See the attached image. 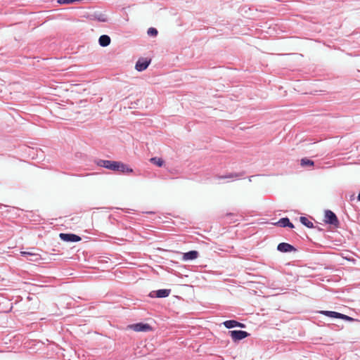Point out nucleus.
<instances>
[{
	"instance_id": "nucleus-9",
	"label": "nucleus",
	"mask_w": 360,
	"mask_h": 360,
	"mask_svg": "<svg viewBox=\"0 0 360 360\" xmlns=\"http://www.w3.org/2000/svg\"><path fill=\"white\" fill-rule=\"evenodd\" d=\"M223 324L228 329H231L235 327H238L241 328H245V325L244 323L238 322L236 320H227L225 321L223 323Z\"/></svg>"
},
{
	"instance_id": "nucleus-10",
	"label": "nucleus",
	"mask_w": 360,
	"mask_h": 360,
	"mask_svg": "<svg viewBox=\"0 0 360 360\" xmlns=\"http://www.w3.org/2000/svg\"><path fill=\"white\" fill-rule=\"evenodd\" d=\"M199 252L196 250H190L184 253L182 259L184 261L193 260L198 257Z\"/></svg>"
},
{
	"instance_id": "nucleus-11",
	"label": "nucleus",
	"mask_w": 360,
	"mask_h": 360,
	"mask_svg": "<svg viewBox=\"0 0 360 360\" xmlns=\"http://www.w3.org/2000/svg\"><path fill=\"white\" fill-rule=\"evenodd\" d=\"M277 226L280 227H289L290 229L294 228V225L290 222V219L288 217H283L280 219L276 224Z\"/></svg>"
},
{
	"instance_id": "nucleus-2",
	"label": "nucleus",
	"mask_w": 360,
	"mask_h": 360,
	"mask_svg": "<svg viewBox=\"0 0 360 360\" xmlns=\"http://www.w3.org/2000/svg\"><path fill=\"white\" fill-rule=\"evenodd\" d=\"M325 222L336 227L338 226L340 224L336 214L329 210L325 211Z\"/></svg>"
},
{
	"instance_id": "nucleus-4",
	"label": "nucleus",
	"mask_w": 360,
	"mask_h": 360,
	"mask_svg": "<svg viewBox=\"0 0 360 360\" xmlns=\"http://www.w3.org/2000/svg\"><path fill=\"white\" fill-rule=\"evenodd\" d=\"M59 237L65 242H79L82 239L80 236L74 233H60Z\"/></svg>"
},
{
	"instance_id": "nucleus-18",
	"label": "nucleus",
	"mask_w": 360,
	"mask_h": 360,
	"mask_svg": "<svg viewBox=\"0 0 360 360\" xmlns=\"http://www.w3.org/2000/svg\"><path fill=\"white\" fill-rule=\"evenodd\" d=\"M314 164V162L311 160H309L307 158H302L301 160V165L304 167V166H313Z\"/></svg>"
},
{
	"instance_id": "nucleus-13",
	"label": "nucleus",
	"mask_w": 360,
	"mask_h": 360,
	"mask_svg": "<svg viewBox=\"0 0 360 360\" xmlns=\"http://www.w3.org/2000/svg\"><path fill=\"white\" fill-rule=\"evenodd\" d=\"M111 42L110 37L107 34L101 35L98 39V44L102 47H106L110 45Z\"/></svg>"
},
{
	"instance_id": "nucleus-12",
	"label": "nucleus",
	"mask_w": 360,
	"mask_h": 360,
	"mask_svg": "<svg viewBox=\"0 0 360 360\" xmlns=\"http://www.w3.org/2000/svg\"><path fill=\"white\" fill-rule=\"evenodd\" d=\"M245 174L244 172H234V173H229L226 175L223 176H217V178L218 179H237L243 176Z\"/></svg>"
},
{
	"instance_id": "nucleus-14",
	"label": "nucleus",
	"mask_w": 360,
	"mask_h": 360,
	"mask_svg": "<svg viewBox=\"0 0 360 360\" xmlns=\"http://www.w3.org/2000/svg\"><path fill=\"white\" fill-rule=\"evenodd\" d=\"M92 19L103 22H105L108 21V17L105 14L97 12L94 13L92 15Z\"/></svg>"
},
{
	"instance_id": "nucleus-23",
	"label": "nucleus",
	"mask_w": 360,
	"mask_h": 360,
	"mask_svg": "<svg viewBox=\"0 0 360 360\" xmlns=\"http://www.w3.org/2000/svg\"><path fill=\"white\" fill-rule=\"evenodd\" d=\"M253 177V176H251L249 177V181H252V178Z\"/></svg>"
},
{
	"instance_id": "nucleus-5",
	"label": "nucleus",
	"mask_w": 360,
	"mask_h": 360,
	"mask_svg": "<svg viewBox=\"0 0 360 360\" xmlns=\"http://www.w3.org/2000/svg\"><path fill=\"white\" fill-rule=\"evenodd\" d=\"M277 250L281 252L287 253L291 252H296L297 250L292 245L283 242L277 245Z\"/></svg>"
},
{
	"instance_id": "nucleus-15",
	"label": "nucleus",
	"mask_w": 360,
	"mask_h": 360,
	"mask_svg": "<svg viewBox=\"0 0 360 360\" xmlns=\"http://www.w3.org/2000/svg\"><path fill=\"white\" fill-rule=\"evenodd\" d=\"M321 314L330 317V318H335V319H340V313L333 311H321Z\"/></svg>"
},
{
	"instance_id": "nucleus-26",
	"label": "nucleus",
	"mask_w": 360,
	"mask_h": 360,
	"mask_svg": "<svg viewBox=\"0 0 360 360\" xmlns=\"http://www.w3.org/2000/svg\"><path fill=\"white\" fill-rule=\"evenodd\" d=\"M37 259H30V261H35Z\"/></svg>"
},
{
	"instance_id": "nucleus-21",
	"label": "nucleus",
	"mask_w": 360,
	"mask_h": 360,
	"mask_svg": "<svg viewBox=\"0 0 360 360\" xmlns=\"http://www.w3.org/2000/svg\"><path fill=\"white\" fill-rule=\"evenodd\" d=\"M22 256H25V255H30V256H34V257L37 256L34 254H32V253L27 252H22Z\"/></svg>"
},
{
	"instance_id": "nucleus-24",
	"label": "nucleus",
	"mask_w": 360,
	"mask_h": 360,
	"mask_svg": "<svg viewBox=\"0 0 360 360\" xmlns=\"http://www.w3.org/2000/svg\"><path fill=\"white\" fill-rule=\"evenodd\" d=\"M233 214L232 213H228L226 216H233Z\"/></svg>"
},
{
	"instance_id": "nucleus-17",
	"label": "nucleus",
	"mask_w": 360,
	"mask_h": 360,
	"mask_svg": "<svg viewBox=\"0 0 360 360\" xmlns=\"http://www.w3.org/2000/svg\"><path fill=\"white\" fill-rule=\"evenodd\" d=\"M150 162L156 165L158 167H162L164 164V161L162 158L154 157L150 158Z\"/></svg>"
},
{
	"instance_id": "nucleus-3",
	"label": "nucleus",
	"mask_w": 360,
	"mask_h": 360,
	"mask_svg": "<svg viewBox=\"0 0 360 360\" xmlns=\"http://www.w3.org/2000/svg\"><path fill=\"white\" fill-rule=\"evenodd\" d=\"M228 333L234 342H237L250 335V333L245 330H229Z\"/></svg>"
},
{
	"instance_id": "nucleus-19",
	"label": "nucleus",
	"mask_w": 360,
	"mask_h": 360,
	"mask_svg": "<svg viewBox=\"0 0 360 360\" xmlns=\"http://www.w3.org/2000/svg\"><path fill=\"white\" fill-rule=\"evenodd\" d=\"M147 34L150 37H156L158 34V32L156 28L150 27L147 31Z\"/></svg>"
},
{
	"instance_id": "nucleus-8",
	"label": "nucleus",
	"mask_w": 360,
	"mask_h": 360,
	"mask_svg": "<svg viewBox=\"0 0 360 360\" xmlns=\"http://www.w3.org/2000/svg\"><path fill=\"white\" fill-rule=\"evenodd\" d=\"M131 328L137 332H148L152 330V327L148 323H143L134 324Z\"/></svg>"
},
{
	"instance_id": "nucleus-6",
	"label": "nucleus",
	"mask_w": 360,
	"mask_h": 360,
	"mask_svg": "<svg viewBox=\"0 0 360 360\" xmlns=\"http://www.w3.org/2000/svg\"><path fill=\"white\" fill-rule=\"evenodd\" d=\"M171 293L170 289H160L158 290H153L149 293L150 297L165 298L168 297Z\"/></svg>"
},
{
	"instance_id": "nucleus-25",
	"label": "nucleus",
	"mask_w": 360,
	"mask_h": 360,
	"mask_svg": "<svg viewBox=\"0 0 360 360\" xmlns=\"http://www.w3.org/2000/svg\"><path fill=\"white\" fill-rule=\"evenodd\" d=\"M146 213L147 214H154L155 212H147Z\"/></svg>"
},
{
	"instance_id": "nucleus-20",
	"label": "nucleus",
	"mask_w": 360,
	"mask_h": 360,
	"mask_svg": "<svg viewBox=\"0 0 360 360\" xmlns=\"http://www.w3.org/2000/svg\"><path fill=\"white\" fill-rule=\"evenodd\" d=\"M340 319L347 321H354L355 319L351 316L340 313Z\"/></svg>"
},
{
	"instance_id": "nucleus-16",
	"label": "nucleus",
	"mask_w": 360,
	"mask_h": 360,
	"mask_svg": "<svg viewBox=\"0 0 360 360\" xmlns=\"http://www.w3.org/2000/svg\"><path fill=\"white\" fill-rule=\"evenodd\" d=\"M300 221L304 226H307V228L312 229L314 228V224L309 221L306 217H300Z\"/></svg>"
},
{
	"instance_id": "nucleus-1",
	"label": "nucleus",
	"mask_w": 360,
	"mask_h": 360,
	"mask_svg": "<svg viewBox=\"0 0 360 360\" xmlns=\"http://www.w3.org/2000/svg\"><path fill=\"white\" fill-rule=\"evenodd\" d=\"M96 164L101 167H104L109 170L119 172L123 174H129L133 172V169L128 167L127 165L120 162L108 160H97L95 161Z\"/></svg>"
},
{
	"instance_id": "nucleus-7",
	"label": "nucleus",
	"mask_w": 360,
	"mask_h": 360,
	"mask_svg": "<svg viewBox=\"0 0 360 360\" xmlns=\"http://www.w3.org/2000/svg\"><path fill=\"white\" fill-rule=\"evenodd\" d=\"M150 63V60L147 58H139L135 65V69L139 72H142L148 68Z\"/></svg>"
},
{
	"instance_id": "nucleus-22",
	"label": "nucleus",
	"mask_w": 360,
	"mask_h": 360,
	"mask_svg": "<svg viewBox=\"0 0 360 360\" xmlns=\"http://www.w3.org/2000/svg\"><path fill=\"white\" fill-rule=\"evenodd\" d=\"M357 200H358L359 201H360V193H359V195H357Z\"/></svg>"
}]
</instances>
